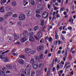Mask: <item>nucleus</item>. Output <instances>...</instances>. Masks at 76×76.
Listing matches in <instances>:
<instances>
[{
	"instance_id": "nucleus-1",
	"label": "nucleus",
	"mask_w": 76,
	"mask_h": 76,
	"mask_svg": "<svg viewBox=\"0 0 76 76\" xmlns=\"http://www.w3.org/2000/svg\"><path fill=\"white\" fill-rule=\"evenodd\" d=\"M26 18V17L25 16V15L22 14H20L19 17V19L21 21H22L23 20H24Z\"/></svg>"
},
{
	"instance_id": "nucleus-2",
	"label": "nucleus",
	"mask_w": 76,
	"mask_h": 76,
	"mask_svg": "<svg viewBox=\"0 0 76 76\" xmlns=\"http://www.w3.org/2000/svg\"><path fill=\"white\" fill-rule=\"evenodd\" d=\"M48 13L47 12H45L42 15V18L44 19H46L48 16Z\"/></svg>"
},
{
	"instance_id": "nucleus-3",
	"label": "nucleus",
	"mask_w": 76,
	"mask_h": 76,
	"mask_svg": "<svg viewBox=\"0 0 76 76\" xmlns=\"http://www.w3.org/2000/svg\"><path fill=\"white\" fill-rule=\"evenodd\" d=\"M24 74L26 75V76H28V75L29 76L30 75V71L28 69H26L25 70Z\"/></svg>"
},
{
	"instance_id": "nucleus-4",
	"label": "nucleus",
	"mask_w": 76,
	"mask_h": 76,
	"mask_svg": "<svg viewBox=\"0 0 76 76\" xmlns=\"http://www.w3.org/2000/svg\"><path fill=\"white\" fill-rule=\"evenodd\" d=\"M13 13L12 12H8L7 13V15L4 16L5 18H7L8 16H11L12 15Z\"/></svg>"
},
{
	"instance_id": "nucleus-5",
	"label": "nucleus",
	"mask_w": 76,
	"mask_h": 76,
	"mask_svg": "<svg viewBox=\"0 0 76 76\" xmlns=\"http://www.w3.org/2000/svg\"><path fill=\"white\" fill-rule=\"evenodd\" d=\"M28 35V32L27 31H24L23 32V35L25 37H27Z\"/></svg>"
},
{
	"instance_id": "nucleus-6",
	"label": "nucleus",
	"mask_w": 76,
	"mask_h": 76,
	"mask_svg": "<svg viewBox=\"0 0 76 76\" xmlns=\"http://www.w3.org/2000/svg\"><path fill=\"white\" fill-rule=\"evenodd\" d=\"M7 67L8 69H12V67H13V66L12 64H8L7 65Z\"/></svg>"
},
{
	"instance_id": "nucleus-7",
	"label": "nucleus",
	"mask_w": 76,
	"mask_h": 76,
	"mask_svg": "<svg viewBox=\"0 0 76 76\" xmlns=\"http://www.w3.org/2000/svg\"><path fill=\"white\" fill-rule=\"evenodd\" d=\"M31 51V49L29 48H26L25 49V52L26 53L29 54Z\"/></svg>"
},
{
	"instance_id": "nucleus-8",
	"label": "nucleus",
	"mask_w": 76,
	"mask_h": 76,
	"mask_svg": "<svg viewBox=\"0 0 76 76\" xmlns=\"http://www.w3.org/2000/svg\"><path fill=\"white\" fill-rule=\"evenodd\" d=\"M18 63L21 64H24V60L22 59H20L18 60Z\"/></svg>"
},
{
	"instance_id": "nucleus-9",
	"label": "nucleus",
	"mask_w": 76,
	"mask_h": 76,
	"mask_svg": "<svg viewBox=\"0 0 76 76\" xmlns=\"http://www.w3.org/2000/svg\"><path fill=\"white\" fill-rule=\"evenodd\" d=\"M0 76H6V75L5 74V72H3L1 70L0 72Z\"/></svg>"
},
{
	"instance_id": "nucleus-10",
	"label": "nucleus",
	"mask_w": 76,
	"mask_h": 76,
	"mask_svg": "<svg viewBox=\"0 0 76 76\" xmlns=\"http://www.w3.org/2000/svg\"><path fill=\"white\" fill-rule=\"evenodd\" d=\"M42 46L40 45L37 47V50L38 51H41V50H42Z\"/></svg>"
},
{
	"instance_id": "nucleus-11",
	"label": "nucleus",
	"mask_w": 76,
	"mask_h": 76,
	"mask_svg": "<svg viewBox=\"0 0 76 76\" xmlns=\"http://www.w3.org/2000/svg\"><path fill=\"white\" fill-rule=\"evenodd\" d=\"M20 41L23 42H25V41H26V37H22L20 39Z\"/></svg>"
},
{
	"instance_id": "nucleus-12",
	"label": "nucleus",
	"mask_w": 76,
	"mask_h": 76,
	"mask_svg": "<svg viewBox=\"0 0 76 76\" xmlns=\"http://www.w3.org/2000/svg\"><path fill=\"white\" fill-rule=\"evenodd\" d=\"M29 41L30 42H32L34 41V37L31 36L29 38Z\"/></svg>"
},
{
	"instance_id": "nucleus-13",
	"label": "nucleus",
	"mask_w": 76,
	"mask_h": 76,
	"mask_svg": "<svg viewBox=\"0 0 76 76\" xmlns=\"http://www.w3.org/2000/svg\"><path fill=\"white\" fill-rule=\"evenodd\" d=\"M65 54L64 55V57L65 58H67V50L66 49L64 53Z\"/></svg>"
},
{
	"instance_id": "nucleus-14",
	"label": "nucleus",
	"mask_w": 76,
	"mask_h": 76,
	"mask_svg": "<svg viewBox=\"0 0 76 76\" xmlns=\"http://www.w3.org/2000/svg\"><path fill=\"white\" fill-rule=\"evenodd\" d=\"M38 29H39V26H37L34 27V31H37L38 30Z\"/></svg>"
},
{
	"instance_id": "nucleus-15",
	"label": "nucleus",
	"mask_w": 76,
	"mask_h": 76,
	"mask_svg": "<svg viewBox=\"0 0 76 76\" xmlns=\"http://www.w3.org/2000/svg\"><path fill=\"white\" fill-rule=\"evenodd\" d=\"M69 22H71V24H73V18L72 17H71L69 18Z\"/></svg>"
},
{
	"instance_id": "nucleus-16",
	"label": "nucleus",
	"mask_w": 76,
	"mask_h": 76,
	"mask_svg": "<svg viewBox=\"0 0 76 76\" xmlns=\"http://www.w3.org/2000/svg\"><path fill=\"white\" fill-rule=\"evenodd\" d=\"M37 37L39 38H42V34L41 32H39L37 34Z\"/></svg>"
},
{
	"instance_id": "nucleus-17",
	"label": "nucleus",
	"mask_w": 76,
	"mask_h": 76,
	"mask_svg": "<svg viewBox=\"0 0 76 76\" xmlns=\"http://www.w3.org/2000/svg\"><path fill=\"white\" fill-rule=\"evenodd\" d=\"M26 13L27 16H30L32 14V12L30 11H27Z\"/></svg>"
},
{
	"instance_id": "nucleus-18",
	"label": "nucleus",
	"mask_w": 76,
	"mask_h": 76,
	"mask_svg": "<svg viewBox=\"0 0 76 76\" xmlns=\"http://www.w3.org/2000/svg\"><path fill=\"white\" fill-rule=\"evenodd\" d=\"M6 3V0H1V4H3Z\"/></svg>"
},
{
	"instance_id": "nucleus-19",
	"label": "nucleus",
	"mask_w": 76,
	"mask_h": 76,
	"mask_svg": "<svg viewBox=\"0 0 76 76\" xmlns=\"http://www.w3.org/2000/svg\"><path fill=\"white\" fill-rule=\"evenodd\" d=\"M35 58L36 61H38V62L39 61V58L38 56H36Z\"/></svg>"
},
{
	"instance_id": "nucleus-20",
	"label": "nucleus",
	"mask_w": 76,
	"mask_h": 76,
	"mask_svg": "<svg viewBox=\"0 0 76 76\" xmlns=\"http://www.w3.org/2000/svg\"><path fill=\"white\" fill-rule=\"evenodd\" d=\"M41 75V72L39 71L38 72H37L36 73V75L37 76H39Z\"/></svg>"
},
{
	"instance_id": "nucleus-21",
	"label": "nucleus",
	"mask_w": 76,
	"mask_h": 76,
	"mask_svg": "<svg viewBox=\"0 0 76 76\" xmlns=\"http://www.w3.org/2000/svg\"><path fill=\"white\" fill-rule=\"evenodd\" d=\"M12 6H16V4H17V3H16V2L15 1H13L12 2Z\"/></svg>"
},
{
	"instance_id": "nucleus-22",
	"label": "nucleus",
	"mask_w": 76,
	"mask_h": 76,
	"mask_svg": "<svg viewBox=\"0 0 76 76\" xmlns=\"http://www.w3.org/2000/svg\"><path fill=\"white\" fill-rule=\"evenodd\" d=\"M43 66L44 65L42 63H40L39 65V67L40 68H42Z\"/></svg>"
},
{
	"instance_id": "nucleus-23",
	"label": "nucleus",
	"mask_w": 76,
	"mask_h": 76,
	"mask_svg": "<svg viewBox=\"0 0 76 76\" xmlns=\"http://www.w3.org/2000/svg\"><path fill=\"white\" fill-rule=\"evenodd\" d=\"M38 65H32L33 68L34 69H37L38 68Z\"/></svg>"
},
{
	"instance_id": "nucleus-24",
	"label": "nucleus",
	"mask_w": 76,
	"mask_h": 76,
	"mask_svg": "<svg viewBox=\"0 0 76 76\" xmlns=\"http://www.w3.org/2000/svg\"><path fill=\"white\" fill-rule=\"evenodd\" d=\"M32 66H38V64L37 62H34L32 64Z\"/></svg>"
},
{
	"instance_id": "nucleus-25",
	"label": "nucleus",
	"mask_w": 76,
	"mask_h": 76,
	"mask_svg": "<svg viewBox=\"0 0 76 76\" xmlns=\"http://www.w3.org/2000/svg\"><path fill=\"white\" fill-rule=\"evenodd\" d=\"M35 3V1L33 0H32L31 1V5H34Z\"/></svg>"
},
{
	"instance_id": "nucleus-26",
	"label": "nucleus",
	"mask_w": 76,
	"mask_h": 76,
	"mask_svg": "<svg viewBox=\"0 0 76 76\" xmlns=\"http://www.w3.org/2000/svg\"><path fill=\"white\" fill-rule=\"evenodd\" d=\"M14 37L15 39H16V40H17V39H18L19 37L17 35H15L14 36Z\"/></svg>"
},
{
	"instance_id": "nucleus-27",
	"label": "nucleus",
	"mask_w": 76,
	"mask_h": 76,
	"mask_svg": "<svg viewBox=\"0 0 76 76\" xmlns=\"http://www.w3.org/2000/svg\"><path fill=\"white\" fill-rule=\"evenodd\" d=\"M30 63L31 64H33L34 63V58H31L30 61Z\"/></svg>"
},
{
	"instance_id": "nucleus-28",
	"label": "nucleus",
	"mask_w": 76,
	"mask_h": 76,
	"mask_svg": "<svg viewBox=\"0 0 76 76\" xmlns=\"http://www.w3.org/2000/svg\"><path fill=\"white\" fill-rule=\"evenodd\" d=\"M35 53H36V51L35 50H33L31 51V54H34Z\"/></svg>"
},
{
	"instance_id": "nucleus-29",
	"label": "nucleus",
	"mask_w": 76,
	"mask_h": 76,
	"mask_svg": "<svg viewBox=\"0 0 76 76\" xmlns=\"http://www.w3.org/2000/svg\"><path fill=\"white\" fill-rule=\"evenodd\" d=\"M20 58H23V59H25V57L23 55H21L20 57Z\"/></svg>"
},
{
	"instance_id": "nucleus-30",
	"label": "nucleus",
	"mask_w": 76,
	"mask_h": 76,
	"mask_svg": "<svg viewBox=\"0 0 76 76\" xmlns=\"http://www.w3.org/2000/svg\"><path fill=\"white\" fill-rule=\"evenodd\" d=\"M44 24V21L43 20H42L41 21V26H43Z\"/></svg>"
},
{
	"instance_id": "nucleus-31",
	"label": "nucleus",
	"mask_w": 76,
	"mask_h": 76,
	"mask_svg": "<svg viewBox=\"0 0 76 76\" xmlns=\"http://www.w3.org/2000/svg\"><path fill=\"white\" fill-rule=\"evenodd\" d=\"M6 10H10L12 9V8H11V7H10L7 6L6 7Z\"/></svg>"
},
{
	"instance_id": "nucleus-32",
	"label": "nucleus",
	"mask_w": 76,
	"mask_h": 76,
	"mask_svg": "<svg viewBox=\"0 0 76 76\" xmlns=\"http://www.w3.org/2000/svg\"><path fill=\"white\" fill-rule=\"evenodd\" d=\"M9 51H10V50H8L5 51V52H4L1 53V54H5V53H8V52H9Z\"/></svg>"
},
{
	"instance_id": "nucleus-33",
	"label": "nucleus",
	"mask_w": 76,
	"mask_h": 76,
	"mask_svg": "<svg viewBox=\"0 0 76 76\" xmlns=\"http://www.w3.org/2000/svg\"><path fill=\"white\" fill-rule=\"evenodd\" d=\"M34 34V32H31L29 34H28V36H29L30 37H31V36H32V35Z\"/></svg>"
},
{
	"instance_id": "nucleus-34",
	"label": "nucleus",
	"mask_w": 76,
	"mask_h": 76,
	"mask_svg": "<svg viewBox=\"0 0 76 76\" xmlns=\"http://www.w3.org/2000/svg\"><path fill=\"white\" fill-rule=\"evenodd\" d=\"M4 20V18L2 17L0 18V22H2Z\"/></svg>"
},
{
	"instance_id": "nucleus-35",
	"label": "nucleus",
	"mask_w": 76,
	"mask_h": 76,
	"mask_svg": "<svg viewBox=\"0 0 76 76\" xmlns=\"http://www.w3.org/2000/svg\"><path fill=\"white\" fill-rule=\"evenodd\" d=\"M3 72H6L7 70V68L5 67H3L2 69Z\"/></svg>"
},
{
	"instance_id": "nucleus-36",
	"label": "nucleus",
	"mask_w": 76,
	"mask_h": 76,
	"mask_svg": "<svg viewBox=\"0 0 76 76\" xmlns=\"http://www.w3.org/2000/svg\"><path fill=\"white\" fill-rule=\"evenodd\" d=\"M35 16L36 17H37V18H41V15L38 14H36Z\"/></svg>"
},
{
	"instance_id": "nucleus-37",
	"label": "nucleus",
	"mask_w": 76,
	"mask_h": 76,
	"mask_svg": "<svg viewBox=\"0 0 76 76\" xmlns=\"http://www.w3.org/2000/svg\"><path fill=\"white\" fill-rule=\"evenodd\" d=\"M35 74V73L34 72H33L31 73V76H34V75Z\"/></svg>"
},
{
	"instance_id": "nucleus-38",
	"label": "nucleus",
	"mask_w": 76,
	"mask_h": 76,
	"mask_svg": "<svg viewBox=\"0 0 76 76\" xmlns=\"http://www.w3.org/2000/svg\"><path fill=\"white\" fill-rule=\"evenodd\" d=\"M17 16H18V15L16 14H13L12 15V17H13V18H16L17 17Z\"/></svg>"
},
{
	"instance_id": "nucleus-39",
	"label": "nucleus",
	"mask_w": 76,
	"mask_h": 76,
	"mask_svg": "<svg viewBox=\"0 0 76 76\" xmlns=\"http://www.w3.org/2000/svg\"><path fill=\"white\" fill-rule=\"evenodd\" d=\"M36 12L37 13H39V14H40V10H37L36 11Z\"/></svg>"
},
{
	"instance_id": "nucleus-40",
	"label": "nucleus",
	"mask_w": 76,
	"mask_h": 76,
	"mask_svg": "<svg viewBox=\"0 0 76 76\" xmlns=\"http://www.w3.org/2000/svg\"><path fill=\"white\" fill-rule=\"evenodd\" d=\"M25 72V70L23 69H21L20 70V72H21V73H23L24 74Z\"/></svg>"
},
{
	"instance_id": "nucleus-41",
	"label": "nucleus",
	"mask_w": 76,
	"mask_h": 76,
	"mask_svg": "<svg viewBox=\"0 0 76 76\" xmlns=\"http://www.w3.org/2000/svg\"><path fill=\"white\" fill-rule=\"evenodd\" d=\"M55 38L56 39H58V35L56 33L55 34Z\"/></svg>"
},
{
	"instance_id": "nucleus-42",
	"label": "nucleus",
	"mask_w": 76,
	"mask_h": 76,
	"mask_svg": "<svg viewBox=\"0 0 76 76\" xmlns=\"http://www.w3.org/2000/svg\"><path fill=\"white\" fill-rule=\"evenodd\" d=\"M40 42L41 43H42V44H43L44 42V39H42L40 41Z\"/></svg>"
},
{
	"instance_id": "nucleus-43",
	"label": "nucleus",
	"mask_w": 76,
	"mask_h": 76,
	"mask_svg": "<svg viewBox=\"0 0 76 76\" xmlns=\"http://www.w3.org/2000/svg\"><path fill=\"white\" fill-rule=\"evenodd\" d=\"M18 25L19 26H20L22 25V23L20 21H19L17 23Z\"/></svg>"
},
{
	"instance_id": "nucleus-44",
	"label": "nucleus",
	"mask_w": 76,
	"mask_h": 76,
	"mask_svg": "<svg viewBox=\"0 0 76 76\" xmlns=\"http://www.w3.org/2000/svg\"><path fill=\"white\" fill-rule=\"evenodd\" d=\"M26 67V68H30V67H31V65L30 64H28L27 65Z\"/></svg>"
},
{
	"instance_id": "nucleus-45",
	"label": "nucleus",
	"mask_w": 76,
	"mask_h": 76,
	"mask_svg": "<svg viewBox=\"0 0 76 76\" xmlns=\"http://www.w3.org/2000/svg\"><path fill=\"white\" fill-rule=\"evenodd\" d=\"M47 75H48V76H49V75L50 74V71H47Z\"/></svg>"
},
{
	"instance_id": "nucleus-46",
	"label": "nucleus",
	"mask_w": 76,
	"mask_h": 76,
	"mask_svg": "<svg viewBox=\"0 0 76 76\" xmlns=\"http://www.w3.org/2000/svg\"><path fill=\"white\" fill-rule=\"evenodd\" d=\"M3 61L4 62H7L8 61V60H7V58H6Z\"/></svg>"
},
{
	"instance_id": "nucleus-47",
	"label": "nucleus",
	"mask_w": 76,
	"mask_h": 76,
	"mask_svg": "<svg viewBox=\"0 0 76 76\" xmlns=\"http://www.w3.org/2000/svg\"><path fill=\"white\" fill-rule=\"evenodd\" d=\"M42 58H43V55H42V54H41L40 55V59H42Z\"/></svg>"
},
{
	"instance_id": "nucleus-48",
	"label": "nucleus",
	"mask_w": 76,
	"mask_h": 76,
	"mask_svg": "<svg viewBox=\"0 0 76 76\" xmlns=\"http://www.w3.org/2000/svg\"><path fill=\"white\" fill-rule=\"evenodd\" d=\"M15 51L16 50L15 49H13L12 51L11 52V53H15Z\"/></svg>"
},
{
	"instance_id": "nucleus-49",
	"label": "nucleus",
	"mask_w": 76,
	"mask_h": 76,
	"mask_svg": "<svg viewBox=\"0 0 76 76\" xmlns=\"http://www.w3.org/2000/svg\"><path fill=\"white\" fill-rule=\"evenodd\" d=\"M59 65H58L56 66V70H58V69H59Z\"/></svg>"
},
{
	"instance_id": "nucleus-50",
	"label": "nucleus",
	"mask_w": 76,
	"mask_h": 76,
	"mask_svg": "<svg viewBox=\"0 0 76 76\" xmlns=\"http://www.w3.org/2000/svg\"><path fill=\"white\" fill-rule=\"evenodd\" d=\"M44 28H45V27H43L42 28V29H41V31L42 32V31H43L44 30Z\"/></svg>"
},
{
	"instance_id": "nucleus-51",
	"label": "nucleus",
	"mask_w": 76,
	"mask_h": 76,
	"mask_svg": "<svg viewBox=\"0 0 76 76\" xmlns=\"http://www.w3.org/2000/svg\"><path fill=\"white\" fill-rule=\"evenodd\" d=\"M52 70H53V72H54V71L55 72H56V68L54 67H53L52 68Z\"/></svg>"
},
{
	"instance_id": "nucleus-52",
	"label": "nucleus",
	"mask_w": 76,
	"mask_h": 76,
	"mask_svg": "<svg viewBox=\"0 0 76 76\" xmlns=\"http://www.w3.org/2000/svg\"><path fill=\"white\" fill-rule=\"evenodd\" d=\"M61 50H59L57 52V54H61Z\"/></svg>"
},
{
	"instance_id": "nucleus-53",
	"label": "nucleus",
	"mask_w": 76,
	"mask_h": 76,
	"mask_svg": "<svg viewBox=\"0 0 76 76\" xmlns=\"http://www.w3.org/2000/svg\"><path fill=\"white\" fill-rule=\"evenodd\" d=\"M58 73L59 76H61V74L60 73V71H58Z\"/></svg>"
},
{
	"instance_id": "nucleus-54",
	"label": "nucleus",
	"mask_w": 76,
	"mask_h": 76,
	"mask_svg": "<svg viewBox=\"0 0 76 76\" xmlns=\"http://www.w3.org/2000/svg\"><path fill=\"white\" fill-rule=\"evenodd\" d=\"M49 40V42H51L52 41V38L50 37Z\"/></svg>"
},
{
	"instance_id": "nucleus-55",
	"label": "nucleus",
	"mask_w": 76,
	"mask_h": 76,
	"mask_svg": "<svg viewBox=\"0 0 76 76\" xmlns=\"http://www.w3.org/2000/svg\"><path fill=\"white\" fill-rule=\"evenodd\" d=\"M61 37V38L62 40H63V41H64V36H62Z\"/></svg>"
},
{
	"instance_id": "nucleus-56",
	"label": "nucleus",
	"mask_w": 76,
	"mask_h": 76,
	"mask_svg": "<svg viewBox=\"0 0 76 76\" xmlns=\"http://www.w3.org/2000/svg\"><path fill=\"white\" fill-rule=\"evenodd\" d=\"M56 16L57 18H60V15L58 14H57Z\"/></svg>"
},
{
	"instance_id": "nucleus-57",
	"label": "nucleus",
	"mask_w": 76,
	"mask_h": 76,
	"mask_svg": "<svg viewBox=\"0 0 76 76\" xmlns=\"http://www.w3.org/2000/svg\"><path fill=\"white\" fill-rule=\"evenodd\" d=\"M4 7H1L0 9V10H4Z\"/></svg>"
},
{
	"instance_id": "nucleus-58",
	"label": "nucleus",
	"mask_w": 76,
	"mask_h": 76,
	"mask_svg": "<svg viewBox=\"0 0 76 76\" xmlns=\"http://www.w3.org/2000/svg\"><path fill=\"white\" fill-rule=\"evenodd\" d=\"M4 12V10H0V12H1V13H3Z\"/></svg>"
},
{
	"instance_id": "nucleus-59",
	"label": "nucleus",
	"mask_w": 76,
	"mask_h": 76,
	"mask_svg": "<svg viewBox=\"0 0 76 76\" xmlns=\"http://www.w3.org/2000/svg\"><path fill=\"white\" fill-rule=\"evenodd\" d=\"M67 29L69 30H72V27H69L67 28Z\"/></svg>"
},
{
	"instance_id": "nucleus-60",
	"label": "nucleus",
	"mask_w": 76,
	"mask_h": 76,
	"mask_svg": "<svg viewBox=\"0 0 76 76\" xmlns=\"http://www.w3.org/2000/svg\"><path fill=\"white\" fill-rule=\"evenodd\" d=\"M5 73L6 74H7V73H10V72L9 71H8L6 72Z\"/></svg>"
},
{
	"instance_id": "nucleus-61",
	"label": "nucleus",
	"mask_w": 76,
	"mask_h": 76,
	"mask_svg": "<svg viewBox=\"0 0 76 76\" xmlns=\"http://www.w3.org/2000/svg\"><path fill=\"white\" fill-rule=\"evenodd\" d=\"M28 7H23L22 9H27Z\"/></svg>"
},
{
	"instance_id": "nucleus-62",
	"label": "nucleus",
	"mask_w": 76,
	"mask_h": 76,
	"mask_svg": "<svg viewBox=\"0 0 76 76\" xmlns=\"http://www.w3.org/2000/svg\"><path fill=\"white\" fill-rule=\"evenodd\" d=\"M57 1H58L59 3H61V0H57Z\"/></svg>"
},
{
	"instance_id": "nucleus-63",
	"label": "nucleus",
	"mask_w": 76,
	"mask_h": 76,
	"mask_svg": "<svg viewBox=\"0 0 76 76\" xmlns=\"http://www.w3.org/2000/svg\"><path fill=\"white\" fill-rule=\"evenodd\" d=\"M0 58H1V59H3V56L0 55Z\"/></svg>"
},
{
	"instance_id": "nucleus-64",
	"label": "nucleus",
	"mask_w": 76,
	"mask_h": 76,
	"mask_svg": "<svg viewBox=\"0 0 76 76\" xmlns=\"http://www.w3.org/2000/svg\"><path fill=\"white\" fill-rule=\"evenodd\" d=\"M15 44H20V42H16L15 43Z\"/></svg>"
}]
</instances>
